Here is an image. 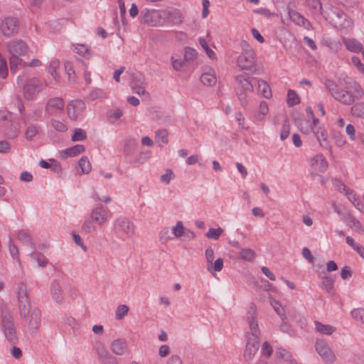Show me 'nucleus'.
<instances>
[{
	"label": "nucleus",
	"mask_w": 364,
	"mask_h": 364,
	"mask_svg": "<svg viewBox=\"0 0 364 364\" xmlns=\"http://www.w3.org/2000/svg\"><path fill=\"white\" fill-rule=\"evenodd\" d=\"M324 85L336 100L346 105H351L355 97H361L363 95L360 86L354 81H345L344 84L341 82L337 85L333 80H326Z\"/></svg>",
	"instance_id": "nucleus-1"
},
{
	"label": "nucleus",
	"mask_w": 364,
	"mask_h": 364,
	"mask_svg": "<svg viewBox=\"0 0 364 364\" xmlns=\"http://www.w3.org/2000/svg\"><path fill=\"white\" fill-rule=\"evenodd\" d=\"M0 319L1 330L5 338L11 344H16L18 341V337L14 318L9 308L4 304L0 306Z\"/></svg>",
	"instance_id": "nucleus-2"
},
{
	"label": "nucleus",
	"mask_w": 364,
	"mask_h": 364,
	"mask_svg": "<svg viewBox=\"0 0 364 364\" xmlns=\"http://www.w3.org/2000/svg\"><path fill=\"white\" fill-rule=\"evenodd\" d=\"M242 52L237 58V66L241 70H250L255 65V53L252 48L245 41L240 43Z\"/></svg>",
	"instance_id": "nucleus-3"
},
{
	"label": "nucleus",
	"mask_w": 364,
	"mask_h": 364,
	"mask_svg": "<svg viewBox=\"0 0 364 364\" xmlns=\"http://www.w3.org/2000/svg\"><path fill=\"white\" fill-rule=\"evenodd\" d=\"M17 83L22 87L23 96L28 100H33L43 90V84L38 78L33 77L23 83V79L18 77Z\"/></svg>",
	"instance_id": "nucleus-4"
},
{
	"label": "nucleus",
	"mask_w": 364,
	"mask_h": 364,
	"mask_svg": "<svg viewBox=\"0 0 364 364\" xmlns=\"http://www.w3.org/2000/svg\"><path fill=\"white\" fill-rule=\"evenodd\" d=\"M140 21L151 26H161L164 23V9H144L140 14Z\"/></svg>",
	"instance_id": "nucleus-5"
},
{
	"label": "nucleus",
	"mask_w": 364,
	"mask_h": 364,
	"mask_svg": "<svg viewBox=\"0 0 364 364\" xmlns=\"http://www.w3.org/2000/svg\"><path fill=\"white\" fill-rule=\"evenodd\" d=\"M18 311L21 318H26L30 314L31 304L28 299L26 285L18 283L16 291Z\"/></svg>",
	"instance_id": "nucleus-6"
},
{
	"label": "nucleus",
	"mask_w": 364,
	"mask_h": 364,
	"mask_svg": "<svg viewBox=\"0 0 364 364\" xmlns=\"http://www.w3.org/2000/svg\"><path fill=\"white\" fill-rule=\"evenodd\" d=\"M114 232L124 236L126 238L132 237L134 234V225L128 218H118L114 223Z\"/></svg>",
	"instance_id": "nucleus-7"
},
{
	"label": "nucleus",
	"mask_w": 364,
	"mask_h": 364,
	"mask_svg": "<svg viewBox=\"0 0 364 364\" xmlns=\"http://www.w3.org/2000/svg\"><path fill=\"white\" fill-rule=\"evenodd\" d=\"M316 350L326 364H332L336 361V355L328 343L323 340H317L315 343Z\"/></svg>",
	"instance_id": "nucleus-8"
},
{
	"label": "nucleus",
	"mask_w": 364,
	"mask_h": 364,
	"mask_svg": "<svg viewBox=\"0 0 364 364\" xmlns=\"http://www.w3.org/2000/svg\"><path fill=\"white\" fill-rule=\"evenodd\" d=\"M65 103L60 97H52L48 100L46 105L45 111L49 116L60 115L63 113Z\"/></svg>",
	"instance_id": "nucleus-9"
},
{
	"label": "nucleus",
	"mask_w": 364,
	"mask_h": 364,
	"mask_svg": "<svg viewBox=\"0 0 364 364\" xmlns=\"http://www.w3.org/2000/svg\"><path fill=\"white\" fill-rule=\"evenodd\" d=\"M19 23L16 18L6 17L2 20L0 31L5 36L11 37L18 32Z\"/></svg>",
	"instance_id": "nucleus-10"
},
{
	"label": "nucleus",
	"mask_w": 364,
	"mask_h": 364,
	"mask_svg": "<svg viewBox=\"0 0 364 364\" xmlns=\"http://www.w3.org/2000/svg\"><path fill=\"white\" fill-rule=\"evenodd\" d=\"M301 131L305 134H309L310 131L313 132L320 146L325 149L328 148L329 142L328 141V132L323 127H318L317 128L311 127L310 129H306L305 131L301 128Z\"/></svg>",
	"instance_id": "nucleus-11"
},
{
	"label": "nucleus",
	"mask_w": 364,
	"mask_h": 364,
	"mask_svg": "<svg viewBox=\"0 0 364 364\" xmlns=\"http://www.w3.org/2000/svg\"><path fill=\"white\" fill-rule=\"evenodd\" d=\"M184 16L182 12L176 8L164 9V21L173 26H179L183 23Z\"/></svg>",
	"instance_id": "nucleus-12"
},
{
	"label": "nucleus",
	"mask_w": 364,
	"mask_h": 364,
	"mask_svg": "<svg viewBox=\"0 0 364 364\" xmlns=\"http://www.w3.org/2000/svg\"><path fill=\"white\" fill-rule=\"evenodd\" d=\"M309 165L311 169L317 173H324L328 167V161L321 154H316L311 158Z\"/></svg>",
	"instance_id": "nucleus-13"
},
{
	"label": "nucleus",
	"mask_w": 364,
	"mask_h": 364,
	"mask_svg": "<svg viewBox=\"0 0 364 364\" xmlns=\"http://www.w3.org/2000/svg\"><path fill=\"white\" fill-rule=\"evenodd\" d=\"M90 218L97 225H103L108 220L107 208L98 205L90 213Z\"/></svg>",
	"instance_id": "nucleus-14"
},
{
	"label": "nucleus",
	"mask_w": 364,
	"mask_h": 364,
	"mask_svg": "<svg viewBox=\"0 0 364 364\" xmlns=\"http://www.w3.org/2000/svg\"><path fill=\"white\" fill-rule=\"evenodd\" d=\"M256 309L252 304L250 306V311L248 313L247 321L250 326V333L252 336L259 337L260 331L258 328L257 321L255 316Z\"/></svg>",
	"instance_id": "nucleus-15"
},
{
	"label": "nucleus",
	"mask_w": 364,
	"mask_h": 364,
	"mask_svg": "<svg viewBox=\"0 0 364 364\" xmlns=\"http://www.w3.org/2000/svg\"><path fill=\"white\" fill-rule=\"evenodd\" d=\"M41 323V313L38 309H34L28 321V327L31 333H35L38 330Z\"/></svg>",
	"instance_id": "nucleus-16"
},
{
	"label": "nucleus",
	"mask_w": 364,
	"mask_h": 364,
	"mask_svg": "<svg viewBox=\"0 0 364 364\" xmlns=\"http://www.w3.org/2000/svg\"><path fill=\"white\" fill-rule=\"evenodd\" d=\"M8 124H11V128L9 129L10 138L14 139L18 135L20 129V123L16 117L13 115L8 118L6 121H4V124H0V128L3 129L5 127H8Z\"/></svg>",
	"instance_id": "nucleus-17"
},
{
	"label": "nucleus",
	"mask_w": 364,
	"mask_h": 364,
	"mask_svg": "<svg viewBox=\"0 0 364 364\" xmlns=\"http://www.w3.org/2000/svg\"><path fill=\"white\" fill-rule=\"evenodd\" d=\"M84 107L85 105L82 101L79 100L71 101L67 106V114L71 119L75 120L79 115L77 109H82Z\"/></svg>",
	"instance_id": "nucleus-18"
},
{
	"label": "nucleus",
	"mask_w": 364,
	"mask_h": 364,
	"mask_svg": "<svg viewBox=\"0 0 364 364\" xmlns=\"http://www.w3.org/2000/svg\"><path fill=\"white\" fill-rule=\"evenodd\" d=\"M9 51L11 55H21L25 53L27 46L23 41L11 42L8 45Z\"/></svg>",
	"instance_id": "nucleus-19"
},
{
	"label": "nucleus",
	"mask_w": 364,
	"mask_h": 364,
	"mask_svg": "<svg viewBox=\"0 0 364 364\" xmlns=\"http://www.w3.org/2000/svg\"><path fill=\"white\" fill-rule=\"evenodd\" d=\"M50 294L53 300L56 303L60 304L64 300L63 293L60 283L57 280H53L50 284Z\"/></svg>",
	"instance_id": "nucleus-20"
},
{
	"label": "nucleus",
	"mask_w": 364,
	"mask_h": 364,
	"mask_svg": "<svg viewBox=\"0 0 364 364\" xmlns=\"http://www.w3.org/2000/svg\"><path fill=\"white\" fill-rule=\"evenodd\" d=\"M288 14L290 19L296 24L307 28L310 22L298 11L289 9Z\"/></svg>",
	"instance_id": "nucleus-21"
},
{
	"label": "nucleus",
	"mask_w": 364,
	"mask_h": 364,
	"mask_svg": "<svg viewBox=\"0 0 364 364\" xmlns=\"http://www.w3.org/2000/svg\"><path fill=\"white\" fill-rule=\"evenodd\" d=\"M110 348L114 354L122 355L126 353L128 346L124 340L116 339L112 343Z\"/></svg>",
	"instance_id": "nucleus-22"
},
{
	"label": "nucleus",
	"mask_w": 364,
	"mask_h": 364,
	"mask_svg": "<svg viewBox=\"0 0 364 364\" xmlns=\"http://www.w3.org/2000/svg\"><path fill=\"white\" fill-rule=\"evenodd\" d=\"M123 146V152L126 156L132 155L135 151L137 141L134 137H127L122 142Z\"/></svg>",
	"instance_id": "nucleus-23"
},
{
	"label": "nucleus",
	"mask_w": 364,
	"mask_h": 364,
	"mask_svg": "<svg viewBox=\"0 0 364 364\" xmlns=\"http://www.w3.org/2000/svg\"><path fill=\"white\" fill-rule=\"evenodd\" d=\"M235 79L237 84L240 85L244 91L252 92L253 90L252 82L250 81L249 77H246L245 75L241 74L236 75Z\"/></svg>",
	"instance_id": "nucleus-24"
},
{
	"label": "nucleus",
	"mask_w": 364,
	"mask_h": 364,
	"mask_svg": "<svg viewBox=\"0 0 364 364\" xmlns=\"http://www.w3.org/2000/svg\"><path fill=\"white\" fill-rule=\"evenodd\" d=\"M252 80L254 82L257 83L258 92H260L264 97L269 99L272 97L271 89L264 80L256 77L252 78Z\"/></svg>",
	"instance_id": "nucleus-25"
},
{
	"label": "nucleus",
	"mask_w": 364,
	"mask_h": 364,
	"mask_svg": "<svg viewBox=\"0 0 364 364\" xmlns=\"http://www.w3.org/2000/svg\"><path fill=\"white\" fill-rule=\"evenodd\" d=\"M346 48L351 52H359L363 50V45L353 38H346L343 41Z\"/></svg>",
	"instance_id": "nucleus-26"
},
{
	"label": "nucleus",
	"mask_w": 364,
	"mask_h": 364,
	"mask_svg": "<svg viewBox=\"0 0 364 364\" xmlns=\"http://www.w3.org/2000/svg\"><path fill=\"white\" fill-rule=\"evenodd\" d=\"M335 279L331 276H324L322 277L321 288L326 290L329 294H334Z\"/></svg>",
	"instance_id": "nucleus-27"
},
{
	"label": "nucleus",
	"mask_w": 364,
	"mask_h": 364,
	"mask_svg": "<svg viewBox=\"0 0 364 364\" xmlns=\"http://www.w3.org/2000/svg\"><path fill=\"white\" fill-rule=\"evenodd\" d=\"M316 330L321 333L325 335H331L336 331V328L328 324H323L322 323L316 321H314Z\"/></svg>",
	"instance_id": "nucleus-28"
},
{
	"label": "nucleus",
	"mask_w": 364,
	"mask_h": 364,
	"mask_svg": "<svg viewBox=\"0 0 364 364\" xmlns=\"http://www.w3.org/2000/svg\"><path fill=\"white\" fill-rule=\"evenodd\" d=\"M85 150V147L82 144H77L73 146H71L68 149H66L63 151V155L65 156L74 157L76 156L81 153L84 152Z\"/></svg>",
	"instance_id": "nucleus-29"
},
{
	"label": "nucleus",
	"mask_w": 364,
	"mask_h": 364,
	"mask_svg": "<svg viewBox=\"0 0 364 364\" xmlns=\"http://www.w3.org/2000/svg\"><path fill=\"white\" fill-rule=\"evenodd\" d=\"M18 239L26 245H30L32 249L35 248V243L32 241V237L27 230H21L17 235Z\"/></svg>",
	"instance_id": "nucleus-30"
},
{
	"label": "nucleus",
	"mask_w": 364,
	"mask_h": 364,
	"mask_svg": "<svg viewBox=\"0 0 364 364\" xmlns=\"http://www.w3.org/2000/svg\"><path fill=\"white\" fill-rule=\"evenodd\" d=\"M200 81L204 85L212 86L216 83L217 79L213 72H207L201 75Z\"/></svg>",
	"instance_id": "nucleus-31"
},
{
	"label": "nucleus",
	"mask_w": 364,
	"mask_h": 364,
	"mask_svg": "<svg viewBox=\"0 0 364 364\" xmlns=\"http://www.w3.org/2000/svg\"><path fill=\"white\" fill-rule=\"evenodd\" d=\"M256 257L255 252L250 248H241L240 258L247 262L252 261Z\"/></svg>",
	"instance_id": "nucleus-32"
},
{
	"label": "nucleus",
	"mask_w": 364,
	"mask_h": 364,
	"mask_svg": "<svg viewBox=\"0 0 364 364\" xmlns=\"http://www.w3.org/2000/svg\"><path fill=\"white\" fill-rule=\"evenodd\" d=\"M351 114L355 117L364 118V103L358 102L350 108Z\"/></svg>",
	"instance_id": "nucleus-33"
},
{
	"label": "nucleus",
	"mask_w": 364,
	"mask_h": 364,
	"mask_svg": "<svg viewBox=\"0 0 364 364\" xmlns=\"http://www.w3.org/2000/svg\"><path fill=\"white\" fill-rule=\"evenodd\" d=\"M300 99L299 95L294 90H289L287 92V104L291 107L299 104Z\"/></svg>",
	"instance_id": "nucleus-34"
},
{
	"label": "nucleus",
	"mask_w": 364,
	"mask_h": 364,
	"mask_svg": "<svg viewBox=\"0 0 364 364\" xmlns=\"http://www.w3.org/2000/svg\"><path fill=\"white\" fill-rule=\"evenodd\" d=\"M60 66V62L58 60H53L49 64L48 68V72L50 74V75L53 77V79L58 82L59 80V75L57 73V68Z\"/></svg>",
	"instance_id": "nucleus-35"
},
{
	"label": "nucleus",
	"mask_w": 364,
	"mask_h": 364,
	"mask_svg": "<svg viewBox=\"0 0 364 364\" xmlns=\"http://www.w3.org/2000/svg\"><path fill=\"white\" fill-rule=\"evenodd\" d=\"M337 16L340 20V22L337 23L341 28H348L353 26V23L350 19H348L346 15L343 12H338Z\"/></svg>",
	"instance_id": "nucleus-36"
},
{
	"label": "nucleus",
	"mask_w": 364,
	"mask_h": 364,
	"mask_svg": "<svg viewBox=\"0 0 364 364\" xmlns=\"http://www.w3.org/2000/svg\"><path fill=\"white\" fill-rule=\"evenodd\" d=\"M168 131L166 129H159L156 132V140L157 143L161 146V144H166L168 142Z\"/></svg>",
	"instance_id": "nucleus-37"
},
{
	"label": "nucleus",
	"mask_w": 364,
	"mask_h": 364,
	"mask_svg": "<svg viewBox=\"0 0 364 364\" xmlns=\"http://www.w3.org/2000/svg\"><path fill=\"white\" fill-rule=\"evenodd\" d=\"M75 50L77 54L84 58H89L91 56V52L85 44H76L75 46Z\"/></svg>",
	"instance_id": "nucleus-38"
},
{
	"label": "nucleus",
	"mask_w": 364,
	"mask_h": 364,
	"mask_svg": "<svg viewBox=\"0 0 364 364\" xmlns=\"http://www.w3.org/2000/svg\"><path fill=\"white\" fill-rule=\"evenodd\" d=\"M18 56L19 55H11V56L10 69H11V73L12 74L16 73V72L18 69V65H21L23 63L22 59H21Z\"/></svg>",
	"instance_id": "nucleus-39"
},
{
	"label": "nucleus",
	"mask_w": 364,
	"mask_h": 364,
	"mask_svg": "<svg viewBox=\"0 0 364 364\" xmlns=\"http://www.w3.org/2000/svg\"><path fill=\"white\" fill-rule=\"evenodd\" d=\"M257 350H258V347H257V346H246V348H245V352H244V355H243L245 360H247V361L251 360L254 358V356L256 354V353L257 352Z\"/></svg>",
	"instance_id": "nucleus-40"
},
{
	"label": "nucleus",
	"mask_w": 364,
	"mask_h": 364,
	"mask_svg": "<svg viewBox=\"0 0 364 364\" xmlns=\"http://www.w3.org/2000/svg\"><path fill=\"white\" fill-rule=\"evenodd\" d=\"M79 166L82 173H88L92 169L91 164L86 156H82L80 159Z\"/></svg>",
	"instance_id": "nucleus-41"
},
{
	"label": "nucleus",
	"mask_w": 364,
	"mask_h": 364,
	"mask_svg": "<svg viewBox=\"0 0 364 364\" xmlns=\"http://www.w3.org/2000/svg\"><path fill=\"white\" fill-rule=\"evenodd\" d=\"M95 349L100 360L107 356L108 353H109V352L105 348V345L101 342L96 343Z\"/></svg>",
	"instance_id": "nucleus-42"
},
{
	"label": "nucleus",
	"mask_w": 364,
	"mask_h": 364,
	"mask_svg": "<svg viewBox=\"0 0 364 364\" xmlns=\"http://www.w3.org/2000/svg\"><path fill=\"white\" fill-rule=\"evenodd\" d=\"M269 107L265 101H262L259 104V111L256 116L257 120H262L264 116L268 113Z\"/></svg>",
	"instance_id": "nucleus-43"
},
{
	"label": "nucleus",
	"mask_w": 364,
	"mask_h": 364,
	"mask_svg": "<svg viewBox=\"0 0 364 364\" xmlns=\"http://www.w3.org/2000/svg\"><path fill=\"white\" fill-rule=\"evenodd\" d=\"M223 268V259L222 258H218L212 266L210 264L207 265V269L210 272H220Z\"/></svg>",
	"instance_id": "nucleus-44"
},
{
	"label": "nucleus",
	"mask_w": 364,
	"mask_h": 364,
	"mask_svg": "<svg viewBox=\"0 0 364 364\" xmlns=\"http://www.w3.org/2000/svg\"><path fill=\"white\" fill-rule=\"evenodd\" d=\"M106 93L105 92L100 88H95L92 90L88 96V99L90 100H95L97 99H102L105 97Z\"/></svg>",
	"instance_id": "nucleus-45"
},
{
	"label": "nucleus",
	"mask_w": 364,
	"mask_h": 364,
	"mask_svg": "<svg viewBox=\"0 0 364 364\" xmlns=\"http://www.w3.org/2000/svg\"><path fill=\"white\" fill-rule=\"evenodd\" d=\"M39 165L43 168H52V169L54 171H56L59 168V164L55 159H50V162H48L45 160H41Z\"/></svg>",
	"instance_id": "nucleus-46"
},
{
	"label": "nucleus",
	"mask_w": 364,
	"mask_h": 364,
	"mask_svg": "<svg viewBox=\"0 0 364 364\" xmlns=\"http://www.w3.org/2000/svg\"><path fill=\"white\" fill-rule=\"evenodd\" d=\"M94 221L90 218H87L82 225V229L87 233H90L96 230V228L94 225Z\"/></svg>",
	"instance_id": "nucleus-47"
},
{
	"label": "nucleus",
	"mask_w": 364,
	"mask_h": 364,
	"mask_svg": "<svg viewBox=\"0 0 364 364\" xmlns=\"http://www.w3.org/2000/svg\"><path fill=\"white\" fill-rule=\"evenodd\" d=\"M87 138V134L85 130L77 128L75 129L74 134L71 139L73 141H79L85 140Z\"/></svg>",
	"instance_id": "nucleus-48"
},
{
	"label": "nucleus",
	"mask_w": 364,
	"mask_h": 364,
	"mask_svg": "<svg viewBox=\"0 0 364 364\" xmlns=\"http://www.w3.org/2000/svg\"><path fill=\"white\" fill-rule=\"evenodd\" d=\"M223 232V230L221 228H210L208 231L205 233V236L208 238L218 240Z\"/></svg>",
	"instance_id": "nucleus-49"
},
{
	"label": "nucleus",
	"mask_w": 364,
	"mask_h": 364,
	"mask_svg": "<svg viewBox=\"0 0 364 364\" xmlns=\"http://www.w3.org/2000/svg\"><path fill=\"white\" fill-rule=\"evenodd\" d=\"M350 314L354 319L364 323V309H355L351 311Z\"/></svg>",
	"instance_id": "nucleus-50"
},
{
	"label": "nucleus",
	"mask_w": 364,
	"mask_h": 364,
	"mask_svg": "<svg viewBox=\"0 0 364 364\" xmlns=\"http://www.w3.org/2000/svg\"><path fill=\"white\" fill-rule=\"evenodd\" d=\"M128 311L129 307L127 305L121 304L118 306L115 314L116 318L117 320L123 318L128 314Z\"/></svg>",
	"instance_id": "nucleus-51"
},
{
	"label": "nucleus",
	"mask_w": 364,
	"mask_h": 364,
	"mask_svg": "<svg viewBox=\"0 0 364 364\" xmlns=\"http://www.w3.org/2000/svg\"><path fill=\"white\" fill-rule=\"evenodd\" d=\"M184 232L185 229L181 221L177 222L176 225L172 228V232L176 238L181 237Z\"/></svg>",
	"instance_id": "nucleus-52"
},
{
	"label": "nucleus",
	"mask_w": 364,
	"mask_h": 364,
	"mask_svg": "<svg viewBox=\"0 0 364 364\" xmlns=\"http://www.w3.org/2000/svg\"><path fill=\"white\" fill-rule=\"evenodd\" d=\"M348 226L358 233L364 235V227L357 218H355Z\"/></svg>",
	"instance_id": "nucleus-53"
},
{
	"label": "nucleus",
	"mask_w": 364,
	"mask_h": 364,
	"mask_svg": "<svg viewBox=\"0 0 364 364\" xmlns=\"http://www.w3.org/2000/svg\"><path fill=\"white\" fill-rule=\"evenodd\" d=\"M175 178V174L171 169H167L166 173L160 176L161 181L169 184L171 181Z\"/></svg>",
	"instance_id": "nucleus-54"
},
{
	"label": "nucleus",
	"mask_w": 364,
	"mask_h": 364,
	"mask_svg": "<svg viewBox=\"0 0 364 364\" xmlns=\"http://www.w3.org/2000/svg\"><path fill=\"white\" fill-rule=\"evenodd\" d=\"M276 355L279 358H281L285 360H289L290 362L291 358V353L287 351L286 349L282 348H278L276 351Z\"/></svg>",
	"instance_id": "nucleus-55"
},
{
	"label": "nucleus",
	"mask_w": 364,
	"mask_h": 364,
	"mask_svg": "<svg viewBox=\"0 0 364 364\" xmlns=\"http://www.w3.org/2000/svg\"><path fill=\"white\" fill-rule=\"evenodd\" d=\"M51 125L57 132H64L67 130L66 125L56 119H51Z\"/></svg>",
	"instance_id": "nucleus-56"
},
{
	"label": "nucleus",
	"mask_w": 364,
	"mask_h": 364,
	"mask_svg": "<svg viewBox=\"0 0 364 364\" xmlns=\"http://www.w3.org/2000/svg\"><path fill=\"white\" fill-rule=\"evenodd\" d=\"M254 13L264 16L267 18H270L272 16H275L276 14L273 12H271L268 9L266 8H259L254 10Z\"/></svg>",
	"instance_id": "nucleus-57"
},
{
	"label": "nucleus",
	"mask_w": 364,
	"mask_h": 364,
	"mask_svg": "<svg viewBox=\"0 0 364 364\" xmlns=\"http://www.w3.org/2000/svg\"><path fill=\"white\" fill-rule=\"evenodd\" d=\"M26 137L27 139L31 140L33 136L38 134V128L35 125H30L26 130Z\"/></svg>",
	"instance_id": "nucleus-58"
},
{
	"label": "nucleus",
	"mask_w": 364,
	"mask_h": 364,
	"mask_svg": "<svg viewBox=\"0 0 364 364\" xmlns=\"http://www.w3.org/2000/svg\"><path fill=\"white\" fill-rule=\"evenodd\" d=\"M199 43L202 46V48L205 50L208 57L213 58L215 55L214 51L209 48L208 43L204 38H200L199 39Z\"/></svg>",
	"instance_id": "nucleus-59"
},
{
	"label": "nucleus",
	"mask_w": 364,
	"mask_h": 364,
	"mask_svg": "<svg viewBox=\"0 0 364 364\" xmlns=\"http://www.w3.org/2000/svg\"><path fill=\"white\" fill-rule=\"evenodd\" d=\"M337 213L341 215V218L343 222H345L348 225L353 221L355 217L350 212H344L340 213L337 211Z\"/></svg>",
	"instance_id": "nucleus-60"
},
{
	"label": "nucleus",
	"mask_w": 364,
	"mask_h": 364,
	"mask_svg": "<svg viewBox=\"0 0 364 364\" xmlns=\"http://www.w3.org/2000/svg\"><path fill=\"white\" fill-rule=\"evenodd\" d=\"M337 213L341 215V218L343 222H345L348 225L353 221L355 217L350 212H344L340 213L337 211Z\"/></svg>",
	"instance_id": "nucleus-61"
},
{
	"label": "nucleus",
	"mask_w": 364,
	"mask_h": 364,
	"mask_svg": "<svg viewBox=\"0 0 364 364\" xmlns=\"http://www.w3.org/2000/svg\"><path fill=\"white\" fill-rule=\"evenodd\" d=\"M197 55L196 50L191 48H186L184 53V59L187 61L192 60Z\"/></svg>",
	"instance_id": "nucleus-62"
},
{
	"label": "nucleus",
	"mask_w": 364,
	"mask_h": 364,
	"mask_svg": "<svg viewBox=\"0 0 364 364\" xmlns=\"http://www.w3.org/2000/svg\"><path fill=\"white\" fill-rule=\"evenodd\" d=\"M346 134L349 136V139L351 141H355L356 139L355 128V127L353 124H348L346 126Z\"/></svg>",
	"instance_id": "nucleus-63"
},
{
	"label": "nucleus",
	"mask_w": 364,
	"mask_h": 364,
	"mask_svg": "<svg viewBox=\"0 0 364 364\" xmlns=\"http://www.w3.org/2000/svg\"><path fill=\"white\" fill-rule=\"evenodd\" d=\"M103 364H118V361L116 357L112 355L109 353L103 359L101 360Z\"/></svg>",
	"instance_id": "nucleus-64"
}]
</instances>
